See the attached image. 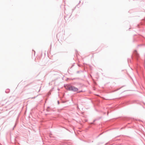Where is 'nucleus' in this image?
<instances>
[{
	"mask_svg": "<svg viewBox=\"0 0 145 145\" xmlns=\"http://www.w3.org/2000/svg\"><path fill=\"white\" fill-rule=\"evenodd\" d=\"M66 88L69 91L73 92H76L78 91V89L74 86L71 85H68L66 87Z\"/></svg>",
	"mask_w": 145,
	"mask_h": 145,
	"instance_id": "nucleus-1",
	"label": "nucleus"
},
{
	"mask_svg": "<svg viewBox=\"0 0 145 145\" xmlns=\"http://www.w3.org/2000/svg\"><path fill=\"white\" fill-rule=\"evenodd\" d=\"M134 54L137 57H138V54L137 53V52L136 50H135L134 52Z\"/></svg>",
	"mask_w": 145,
	"mask_h": 145,
	"instance_id": "nucleus-2",
	"label": "nucleus"
},
{
	"mask_svg": "<svg viewBox=\"0 0 145 145\" xmlns=\"http://www.w3.org/2000/svg\"><path fill=\"white\" fill-rule=\"evenodd\" d=\"M5 92L6 93H9V89H7L6 91H5Z\"/></svg>",
	"mask_w": 145,
	"mask_h": 145,
	"instance_id": "nucleus-3",
	"label": "nucleus"
},
{
	"mask_svg": "<svg viewBox=\"0 0 145 145\" xmlns=\"http://www.w3.org/2000/svg\"><path fill=\"white\" fill-rule=\"evenodd\" d=\"M57 102H58V104H59V101H57Z\"/></svg>",
	"mask_w": 145,
	"mask_h": 145,
	"instance_id": "nucleus-4",
	"label": "nucleus"
},
{
	"mask_svg": "<svg viewBox=\"0 0 145 145\" xmlns=\"http://www.w3.org/2000/svg\"><path fill=\"white\" fill-rule=\"evenodd\" d=\"M81 91H80L79 92H78V93L80 92H81Z\"/></svg>",
	"mask_w": 145,
	"mask_h": 145,
	"instance_id": "nucleus-5",
	"label": "nucleus"
},
{
	"mask_svg": "<svg viewBox=\"0 0 145 145\" xmlns=\"http://www.w3.org/2000/svg\"><path fill=\"white\" fill-rule=\"evenodd\" d=\"M15 125H14V127H13V129H14V127H15Z\"/></svg>",
	"mask_w": 145,
	"mask_h": 145,
	"instance_id": "nucleus-6",
	"label": "nucleus"
},
{
	"mask_svg": "<svg viewBox=\"0 0 145 145\" xmlns=\"http://www.w3.org/2000/svg\"><path fill=\"white\" fill-rule=\"evenodd\" d=\"M78 72H79V71H77L78 73Z\"/></svg>",
	"mask_w": 145,
	"mask_h": 145,
	"instance_id": "nucleus-7",
	"label": "nucleus"
}]
</instances>
